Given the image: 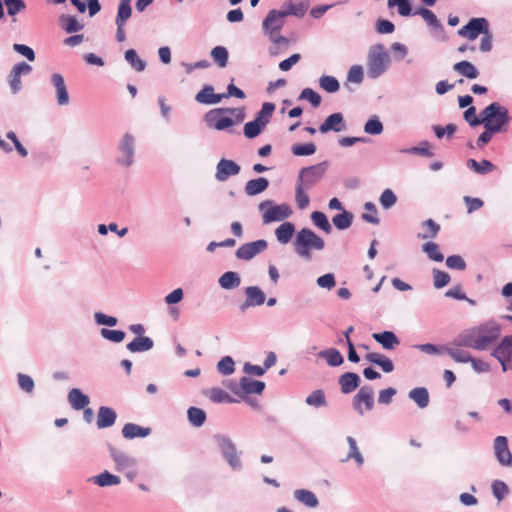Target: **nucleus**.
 Segmentation results:
<instances>
[{
  "label": "nucleus",
  "instance_id": "423d86ee",
  "mask_svg": "<svg viewBox=\"0 0 512 512\" xmlns=\"http://www.w3.org/2000/svg\"><path fill=\"white\" fill-rule=\"evenodd\" d=\"M258 209L262 212L264 224L283 221L289 218L293 210L287 203L275 204L273 200H264L258 205Z\"/></svg>",
  "mask_w": 512,
  "mask_h": 512
},
{
  "label": "nucleus",
  "instance_id": "9b49d317",
  "mask_svg": "<svg viewBox=\"0 0 512 512\" xmlns=\"http://www.w3.org/2000/svg\"><path fill=\"white\" fill-rule=\"evenodd\" d=\"M491 355L500 362L504 372L512 369V335L504 336Z\"/></svg>",
  "mask_w": 512,
  "mask_h": 512
},
{
  "label": "nucleus",
  "instance_id": "20e7f679",
  "mask_svg": "<svg viewBox=\"0 0 512 512\" xmlns=\"http://www.w3.org/2000/svg\"><path fill=\"white\" fill-rule=\"evenodd\" d=\"M390 66V57L382 44H376L369 49L367 55V76L377 79L383 75Z\"/></svg>",
  "mask_w": 512,
  "mask_h": 512
},
{
  "label": "nucleus",
  "instance_id": "4d7b16f0",
  "mask_svg": "<svg viewBox=\"0 0 512 512\" xmlns=\"http://www.w3.org/2000/svg\"><path fill=\"white\" fill-rule=\"evenodd\" d=\"M401 153L404 154H415V155H421L428 158H431L434 156V153L429 148V142L428 141H421L419 146H413L410 148H404L400 150Z\"/></svg>",
  "mask_w": 512,
  "mask_h": 512
},
{
  "label": "nucleus",
  "instance_id": "7ed1b4c3",
  "mask_svg": "<svg viewBox=\"0 0 512 512\" xmlns=\"http://www.w3.org/2000/svg\"><path fill=\"white\" fill-rule=\"evenodd\" d=\"M483 125L493 128L497 133L506 132L511 121L509 111L498 102H492L482 111Z\"/></svg>",
  "mask_w": 512,
  "mask_h": 512
},
{
  "label": "nucleus",
  "instance_id": "4468645a",
  "mask_svg": "<svg viewBox=\"0 0 512 512\" xmlns=\"http://www.w3.org/2000/svg\"><path fill=\"white\" fill-rule=\"evenodd\" d=\"M268 247L265 239H259L253 242L242 244L235 252V256L241 260H251L256 255L264 252Z\"/></svg>",
  "mask_w": 512,
  "mask_h": 512
},
{
  "label": "nucleus",
  "instance_id": "13d9d810",
  "mask_svg": "<svg viewBox=\"0 0 512 512\" xmlns=\"http://www.w3.org/2000/svg\"><path fill=\"white\" fill-rule=\"evenodd\" d=\"M299 100H305L309 102L312 107L317 108L321 105L322 98L315 90L312 88H304L299 97Z\"/></svg>",
  "mask_w": 512,
  "mask_h": 512
},
{
  "label": "nucleus",
  "instance_id": "f257e3e1",
  "mask_svg": "<svg viewBox=\"0 0 512 512\" xmlns=\"http://www.w3.org/2000/svg\"><path fill=\"white\" fill-rule=\"evenodd\" d=\"M310 7L309 0H287L285 1L281 9H271L262 23V28L265 33L269 34L270 40L276 44L287 43L288 40L284 36L274 38L273 33L275 31L280 32L283 23L277 24L274 27L272 24L278 19H282L288 16H294L296 18H303Z\"/></svg>",
  "mask_w": 512,
  "mask_h": 512
},
{
  "label": "nucleus",
  "instance_id": "e2e57ef3",
  "mask_svg": "<svg viewBox=\"0 0 512 512\" xmlns=\"http://www.w3.org/2000/svg\"><path fill=\"white\" fill-rule=\"evenodd\" d=\"M463 118L471 127L483 125V116L481 114L477 116L475 106L468 107L463 112Z\"/></svg>",
  "mask_w": 512,
  "mask_h": 512
},
{
  "label": "nucleus",
  "instance_id": "1a4fd4ad",
  "mask_svg": "<svg viewBox=\"0 0 512 512\" xmlns=\"http://www.w3.org/2000/svg\"><path fill=\"white\" fill-rule=\"evenodd\" d=\"M230 108H215L204 115V121L208 127L218 131H224L235 125Z\"/></svg>",
  "mask_w": 512,
  "mask_h": 512
},
{
  "label": "nucleus",
  "instance_id": "4be33fe9",
  "mask_svg": "<svg viewBox=\"0 0 512 512\" xmlns=\"http://www.w3.org/2000/svg\"><path fill=\"white\" fill-rule=\"evenodd\" d=\"M338 383L341 387V392L343 394H349L360 386L361 378L355 372H345L340 375Z\"/></svg>",
  "mask_w": 512,
  "mask_h": 512
},
{
  "label": "nucleus",
  "instance_id": "ddd939ff",
  "mask_svg": "<svg viewBox=\"0 0 512 512\" xmlns=\"http://www.w3.org/2000/svg\"><path fill=\"white\" fill-rule=\"evenodd\" d=\"M31 71L32 66L24 61L19 62L12 67L7 77V81L13 95L18 94L22 89L21 76L28 75Z\"/></svg>",
  "mask_w": 512,
  "mask_h": 512
},
{
  "label": "nucleus",
  "instance_id": "de8ad7c7",
  "mask_svg": "<svg viewBox=\"0 0 512 512\" xmlns=\"http://www.w3.org/2000/svg\"><path fill=\"white\" fill-rule=\"evenodd\" d=\"M312 223L327 234L332 232V226L326 214L322 211H314L311 213Z\"/></svg>",
  "mask_w": 512,
  "mask_h": 512
},
{
  "label": "nucleus",
  "instance_id": "a18cd8bd",
  "mask_svg": "<svg viewBox=\"0 0 512 512\" xmlns=\"http://www.w3.org/2000/svg\"><path fill=\"white\" fill-rule=\"evenodd\" d=\"M422 251L427 255L428 259L434 262H442L444 255L440 251L439 245L433 241H427L422 245Z\"/></svg>",
  "mask_w": 512,
  "mask_h": 512
},
{
  "label": "nucleus",
  "instance_id": "5701e85b",
  "mask_svg": "<svg viewBox=\"0 0 512 512\" xmlns=\"http://www.w3.org/2000/svg\"><path fill=\"white\" fill-rule=\"evenodd\" d=\"M117 419L116 411L107 406H100L97 414V427L99 429H105L113 426Z\"/></svg>",
  "mask_w": 512,
  "mask_h": 512
},
{
  "label": "nucleus",
  "instance_id": "864d4df0",
  "mask_svg": "<svg viewBox=\"0 0 512 512\" xmlns=\"http://www.w3.org/2000/svg\"><path fill=\"white\" fill-rule=\"evenodd\" d=\"M266 126L264 123H260L258 120L253 119L245 123L243 133L244 136L248 139H254L259 136Z\"/></svg>",
  "mask_w": 512,
  "mask_h": 512
},
{
  "label": "nucleus",
  "instance_id": "6e6552de",
  "mask_svg": "<svg viewBox=\"0 0 512 512\" xmlns=\"http://www.w3.org/2000/svg\"><path fill=\"white\" fill-rule=\"evenodd\" d=\"M135 152V137L131 133L126 132L117 144L115 163L124 168L131 167L135 162Z\"/></svg>",
  "mask_w": 512,
  "mask_h": 512
},
{
  "label": "nucleus",
  "instance_id": "cd10ccee",
  "mask_svg": "<svg viewBox=\"0 0 512 512\" xmlns=\"http://www.w3.org/2000/svg\"><path fill=\"white\" fill-rule=\"evenodd\" d=\"M296 232L295 225L292 222L286 221L280 224L275 229V236L280 244H288Z\"/></svg>",
  "mask_w": 512,
  "mask_h": 512
},
{
  "label": "nucleus",
  "instance_id": "49530a36",
  "mask_svg": "<svg viewBox=\"0 0 512 512\" xmlns=\"http://www.w3.org/2000/svg\"><path fill=\"white\" fill-rule=\"evenodd\" d=\"M308 406L322 408L327 406L325 392L322 389L312 391L305 399Z\"/></svg>",
  "mask_w": 512,
  "mask_h": 512
},
{
  "label": "nucleus",
  "instance_id": "b1692460",
  "mask_svg": "<svg viewBox=\"0 0 512 512\" xmlns=\"http://www.w3.org/2000/svg\"><path fill=\"white\" fill-rule=\"evenodd\" d=\"M109 453L119 470H123L128 467H134L137 464L135 458L118 450L112 445H109Z\"/></svg>",
  "mask_w": 512,
  "mask_h": 512
},
{
  "label": "nucleus",
  "instance_id": "bf43d9fd",
  "mask_svg": "<svg viewBox=\"0 0 512 512\" xmlns=\"http://www.w3.org/2000/svg\"><path fill=\"white\" fill-rule=\"evenodd\" d=\"M397 195L390 188L383 190L379 197V202L384 210L391 209L397 203Z\"/></svg>",
  "mask_w": 512,
  "mask_h": 512
},
{
  "label": "nucleus",
  "instance_id": "09e8293b",
  "mask_svg": "<svg viewBox=\"0 0 512 512\" xmlns=\"http://www.w3.org/2000/svg\"><path fill=\"white\" fill-rule=\"evenodd\" d=\"M387 5L389 8L397 7L398 14L402 17L415 15L410 0H388Z\"/></svg>",
  "mask_w": 512,
  "mask_h": 512
},
{
  "label": "nucleus",
  "instance_id": "f03ea898",
  "mask_svg": "<svg viewBox=\"0 0 512 512\" xmlns=\"http://www.w3.org/2000/svg\"><path fill=\"white\" fill-rule=\"evenodd\" d=\"M295 253L305 259L311 260L312 251H321L325 247L324 240L309 228H302L299 230L293 242Z\"/></svg>",
  "mask_w": 512,
  "mask_h": 512
},
{
  "label": "nucleus",
  "instance_id": "0e129e2a",
  "mask_svg": "<svg viewBox=\"0 0 512 512\" xmlns=\"http://www.w3.org/2000/svg\"><path fill=\"white\" fill-rule=\"evenodd\" d=\"M364 209L369 211V213H363L361 215V219L367 223L378 225L380 223V219L376 216L377 207L373 202H366L364 204Z\"/></svg>",
  "mask_w": 512,
  "mask_h": 512
},
{
  "label": "nucleus",
  "instance_id": "aec40b11",
  "mask_svg": "<svg viewBox=\"0 0 512 512\" xmlns=\"http://www.w3.org/2000/svg\"><path fill=\"white\" fill-rule=\"evenodd\" d=\"M372 338L385 350H394L400 344V338L389 330L373 333Z\"/></svg>",
  "mask_w": 512,
  "mask_h": 512
},
{
  "label": "nucleus",
  "instance_id": "e433bc0d",
  "mask_svg": "<svg viewBox=\"0 0 512 512\" xmlns=\"http://www.w3.org/2000/svg\"><path fill=\"white\" fill-rule=\"evenodd\" d=\"M59 22L62 29L68 34L77 33L84 28V24L80 23L73 15L62 14L59 17Z\"/></svg>",
  "mask_w": 512,
  "mask_h": 512
},
{
  "label": "nucleus",
  "instance_id": "393cba45",
  "mask_svg": "<svg viewBox=\"0 0 512 512\" xmlns=\"http://www.w3.org/2000/svg\"><path fill=\"white\" fill-rule=\"evenodd\" d=\"M151 434V428L142 427L135 423H126L122 428V436L125 439L145 438Z\"/></svg>",
  "mask_w": 512,
  "mask_h": 512
},
{
  "label": "nucleus",
  "instance_id": "39448f33",
  "mask_svg": "<svg viewBox=\"0 0 512 512\" xmlns=\"http://www.w3.org/2000/svg\"><path fill=\"white\" fill-rule=\"evenodd\" d=\"M212 439L229 467L233 471H240L242 469L241 452H237L236 445L232 439L228 435L221 433L214 434Z\"/></svg>",
  "mask_w": 512,
  "mask_h": 512
},
{
  "label": "nucleus",
  "instance_id": "8fccbe9b",
  "mask_svg": "<svg viewBox=\"0 0 512 512\" xmlns=\"http://www.w3.org/2000/svg\"><path fill=\"white\" fill-rule=\"evenodd\" d=\"M124 58L137 72H142L145 70L146 62L138 56L136 50H126L124 53Z\"/></svg>",
  "mask_w": 512,
  "mask_h": 512
},
{
  "label": "nucleus",
  "instance_id": "dca6fc26",
  "mask_svg": "<svg viewBox=\"0 0 512 512\" xmlns=\"http://www.w3.org/2000/svg\"><path fill=\"white\" fill-rule=\"evenodd\" d=\"M494 453L497 461L502 466L512 467V453L508 448V439L505 436H497L493 442Z\"/></svg>",
  "mask_w": 512,
  "mask_h": 512
},
{
  "label": "nucleus",
  "instance_id": "412c9836",
  "mask_svg": "<svg viewBox=\"0 0 512 512\" xmlns=\"http://www.w3.org/2000/svg\"><path fill=\"white\" fill-rule=\"evenodd\" d=\"M50 81L56 88L57 103L60 106L67 105L69 103V94L63 76L59 73H53Z\"/></svg>",
  "mask_w": 512,
  "mask_h": 512
},
{
  "label": "nucleus",
  "instance_id": "f3484780",
  "mask_svg": "<svg viewBox=\"0 0 512 512\" xmlns=\"http://www.w3.org/2000/svg\"><path fill=\"white\" fill-rule=\"evenodd\" d=\"M344 130H346V123L344 116L341 112H335L330 114L319 126V131L322 134H326L330 131L337 133Z\"/></svg>",
  "mask_w": 512,
  "mask_h": 512
},
{
  "label": "nucleus",
  "instance_id": "7c9ffc66",
  "mask_svg": "<svg viewBox=\"0 0 512 512\" xmlns=\"http://www.w3.org/2000/svg\"><path fill=\"white\" fill-rule=\"evenodd\" d=\"M293 496L296 501L308 508H316L319 505L316 494L308 489H296Z\"/></svg>",
  "mask_w": 512,
  "mask_h": 512
},
{
  "label": "nucleus",
  "instance_id": "c9c22d12",
  "mask_svg": "<svg viewBox=\"0 0 512 512\" xmlns=\"http://www.w3.org/2000/svg\"><path fill=\"white\" fill-rule=\"evenodd\" d=\"M408 397L414 401L420 409L429 405L430 397L428 389L425 387H416L409 391Z\"/></svg>",
  "mask_w": 512,
  "mask_h": 512
},
{
  "label": "nucleus",
  "instance_id": "f8f14e48",
  "mask_svg": "<svg viewBox=\"0 0 512 512\" xmlns=\"http://www.w3.org/2000/svg\"><path fill=\"white\" fill-rule=\"evenodd\" d=\"M362 404L365 405V409L368 411L372 410L374 407V390L369 385L360 387L352 400L353 409L361 416L364 414Z\"/></svg>",
  "mask_w": 512,
  "mask_h": 512
},
{
  "label": "nucleus",
  "instance_id": "2f4dec72",
  "mask_svg": "<svg viewBox=\"0 0 512 512\" xmlns=\"http://www.w3.org/2000/svg\"><path fill=\"white\" fill-rule=\"evenodd\" d=\"M219 286L224 290H233L240 286L241 277L238 272L227 271L224 272L218 279Z\"/></svg>",
  "mask_w": 512,
  "mask_h": 512
},
{
  "label": "nucleus",
  "instance_id": "603ef678",
  "mask_svg": "<svg viewBox=\"0 0 512 512\" xmlns=\"http://www.w3.org/2000/svg\"><path fill=\"white\" fill-rule=\"evenodd\" d=\"M317 150L316 145L313 142L309 143H295L291 146V153L294 156H311Z\"/></svg>",
  "mask_w": 512,
  "mask_h": 512
},
{
  "label": "nucleus",
  "instance_id": "680f3d73",
  "mask_svg": "<svg viewBox=\"0 0 512 512\" xmlns=\"http://www.w3.org/2000/svg\"><path fill=\"white\" fill-rule=\"evenodd\" d=\"M414 348L429 355H442L446 353L447 349L444 345H435L432 343L416 344Z\"/></svg>",
  "mask_w": 512,
  "mask_h": 512
},
{
  "label": "nucleus",
  "instance_id": "69168bd1",
  "mask_svg": "<svg viewBox=\"0 0 512 512\" xmlns=\"http://www.w3.org/2000/svg\"><path fill=\"white\" fill-rule=\"evenodd\" d=\"M17 382H18L19 388L23 392H25L27 394H32L34 392L35 382L31 376H29L27 374H23V373H18L17 374Z\"/></svg>",
  "mask_w": 512,
  "mask_h": 512
},
{
  "label": "nucleus",
  "instance_id": "338daca9",
  "mask_svg": "<svg viewBox=\"0 0 512 512\" xmlns=\"http://www.w3.org/2000/svg\"><path fill=\"white\" fill-rule=\"evenodd\" d=\"M432 274H433V285L436 289H441V288L445 287L451 281L450 275L445 271H441L439 269L434 268L432 270Z\"/></svg>",
  "mask_w": 512,
  "mask_h": 512
},
{
  "label": "nucleus",
  "instance_id": "2eb2a0df",
  "mask_svg": "<svg viewBox=\"0 0 512 512\" xmlns=\"http://www.w3.org/2000/svg\"><path fill=\"white\" fill-rule=\"evenodd\" d=\"M241 167L233 160L222 158L216 166L215 178L219 182H224L232 176L240 173Z\"/></svg>",
  "mask_w": 512,
  "mask_h": 512
},
{
  "label": "nucleus",
  "instance_id": "a19ab883",
  "mask_svg": "<svg viewBox=\"0 0 512 512\" xmlns=\"http://www.w3.org/2000/svg\"><path fill=\"white\" fill-rule=\"evenodd\" d=\"M187 417L193 427L199 428L205 423L207 414L203 409L191 406L187 410Z\"/></svg>",
  "mask_w": 512,
  "mask_h": 512
},
{
  "label": "nucleus",
  "instance_id": "a211bd4d",
  "mask_svg": "<svg viewBox=\"0 0 512 512\" xmlns=\"http://www.w3.org/2000/svg\"><path fill=\"white\" fill-rule=\"evenodd\" d=\"M415 15H420L424 21L430 26L435 32H439L442 40H445V30L443 24L439 21L433 11L426 7H418L414 10Z\"/></svg>",
  "mask_w": 512,
  "mask_h": 512
},
{
  "label": "nucleus",
  "instance_id": "052dcab7",
  "mask_svg": "<svg viewBox=\"0 0 512 512\" xmlns=\"http://www.w3.org/2000/svg\"><path fill=\"white\" fill-rule=\"evenodd\" d=\"M100 335L102 338L112 343H121L126 337V333L123 330H113L108 328H101Z\"/></svg>",
  "mask_w": 512,
  "mask_h": 512
},
{
  "label": "nucleus",
  "instance_id": "5fc2aeb1",
  "mask_svg": "<svg viewBox=\"0 0 512 512\" xmlns=\"http://www.w3.org/2000/svg\"><path fill=\"white\" fill-rule=\"evenodd\" d=\"M319 86L327 93H336L340 89L338 79L331 75H323L319 78Z\"/></svg>",
  "mask_w": 512,
  "mask_h": 512
},
{
  "label": "nucleus",
  "instance_id": "a878e982",
  "mask_svg": "<svg viewBox=\"0 0 512 512\" xmlns=\"http://www.w3.org/2000/svg\"><path fill=\"white\" fill-rule=\"evenodd\" d=\"M154 347V341L148 336L135 337L126 345V349L131 353H141L151 350Z\"/></svg>",
  "mask_w": 512,
  "mask_h": 512
},
{
  "label": "nucleus",
  "instance_id": "473e14b6",
  "mask_svg": "<svg viewBox=\"0 0 512 512\" xmlns=\"http://www.w3.org/2000/svg\"><path fill=\"white\" fill-rule=\"evenodd\" d=\"M421 228L424 231L419 232L417 234V238L422 240L435 239L441 230V226L431 218L423 221L421 223Z\"/></svg>",
  "mask_w": 512,
  "mask_h": 512
},
{
  "label": "nucleus",
  "instance_id": "37998d69",
  "mask_svg": "<svg viewBox=\"0 0 512 512\" xmlns=\"http://www.w3.org/2000/svg\"><path fill=\"white\" fill-rule=\"evenodd\" d=\"M353 218L354 215L352 212L343 210L332 218V223L338 230L342 231L351 227Z\"/></svg>",
  "mask_w": 512,
  "mask_h": 512
},
{
  "label": "nucleus",
  "instance_id": "bb28decb",
  "mask_svg": "<svg viewBox=\"0 0 512 512\" xmlns=\"http://www.w3.org/2000/svg\"><path fill=\"white\" fill-rule=\"evenodd\" d=\"M466 166L468 169L472 170L478 175H486L493 172L496 169L495 164H493L490 160L487 159L477 161L473 158H469L466 161Z\"/></svg>",
  "mask_w": 512,
  "mask_h": 512
},
{
  "label": "nucleus",
  "instance_id": "6e6d98bb",
  "mask_svg": "<svg viewBox=\"0 0 512 512\" xmlns=\"http://www.w3.org/2000/svg\"><path fill=\"white\" fill-rule=\"evenodd\" d=\"M275 104L272 102H264L262 104V107L260 111H258L255 115L256 120H258L260 123H264V126H266L273 115V112L275 111Z\"/></svg>",
  "mask_w": 512,
  "mask_h": 512
},
{
  "label": "nucleus",
  "instance_id": "4c0bfd02",
  "mask_svg": "<svg viewBox=\"0 0 512 512\" xmlns=\"http://www.w3.org/2000/svg\"><path fill=\"white\" fill-rule=\"evenodd\" d=\"M90 481H92L99 487L115 486L121 483V479L119 476L114 475L107 470L96 476H93L92 478H90Z\"/></svg>",
  "mask_w": 512,
  "mask_h": 512
},
{
  "label": "nucleus",
  "instance_id": "72a5a7b5",
  "mask_svg": "<svg viewBox=\"0 0 512 512\" xmlns=\"http://www.w3.org/2000/svg\"><path fill=\"white\" fill-rule=\"evenodd\" d=\"M269 187V180L265 177H258L249 180L245 185V193L248 196H256L261 194Z\"/></svg>",
  "mask_w": 512,
  "mask_h": 512
},
{
  "label": "nucleus",
  "instance_id": "9d476101",
  "mask_svg": "<svg viewBox=\"0 0 512 512\" xmlns=\"http://www.w3.org/2000/svg\"><path fill=\"white\" fill-rule=\"evenodd\" d=\"M489 22L484 17L471 18L467 24L458 30L461 37H467L469 40H475L480 34H488Z\"/></svg>",
  "mask_w": 512,
  "mask_h": 512
},
{
  "label": "nucleus",
  "instance_id": "6ab92c4d",
  "mask_svg": "<svg viewBox=\"0 0 512 512\" xmlns=\"http://www.w3.org/2000/svg\"><path fill=\"white\" fill-rule=\"evenodd\" d=\"M266 384L261 380H254L250 377L243 376L241 377V386L239 389L241 390V397H247L250 394H262L265 390Z\"/></svg>",
  "mask_w": 512,
  "mask_h": 512
},
{
  "label": "nucleus",
  "instance_id": "c756f323",
  "mask_svg": "<svg viewBox=\"0 0 512 512\" xmlns=\"http://www.w3.org/2000/svg\"><path fill=\"white\" fill-rule=\"evenodd\" d=\"M318 357L324 359L328 366L339 367L344 363V357L336 348H327L318 353Z\"/></svg>",
  "mask_w": 512,
  "mask_h": 512
},
{
  "label": "nucleus",
  "instance_id": "58836bf2",
  "mask_svg": "<svg viewBox=\"0 0 512 512\" xmlns=\"http://www.w3.org/2000/svg\"><path fill=\"white\" fill-rule=\"evenodd\" d=\"M244 293L253 307L261 306L266 301L265 293L258 286H248L245 288Z\"/></svg>",
  "mask_w": 512,
  "mask_h": 512
},
{
  "label": "nucleus",
  "instance_id": "f704fd0d",
  "mask_svg": "<svg viewBox=\"0 0 512 512\" xmlns=\"http://www.w3.org/2000/svg\"><path fill=\"white\" fill-rule=\"evenodd\" d=\"M453 70L466 77L467 79H476L479 76V70L470 61L462 60L453 65Z\"/></svg>",
  "mask_w": 512,
  "mask_h": 512
},
{
  "label": "nucleus",
  "instance_id": "79ce46f5",
  "mask_svg": "<svg viewBox=\"0 0 512 512\" xmlns=\"http://www.w3.org/2000/svg\"><path fill=\"white\" fill-rule=\"evenodd\" d=\"M477 332L475 327L462 332L457 339L458 346H464L477 350Z\"/></svg>",
  "mask_w": 512,
  "mask_h": 512
},
{
  "label": "nucleus",
  "instance_id": "0eeeda50",
  "mask_svg": "<svg viewBox=\"0 0 512 512\" xmlns=\"http://www.w3.org/2000/svg\"><path fill=\"white\" fill-rule=\"evenodd\" d=\"M328 167L329 162L325 160L315 165L301 168L297 175L296 184L309 190L312 189L324 177Z\"/></svg>",
  "mask_w": 512,
  "mask_h": 512
},
{
  "label": "nucleus",
  "instance_id": "ea45409f",
  "mask_svg": "<svg viewBox=\"0 0 512 512\" xmlns=\"http://www.w3.org/2000/svg\"><path fill=\"white\" fill-rule=\"evenodd\" d=\"M132 0H120L117 8V14L115 18V24L126 25L128 19L132 15Z\"/></svg>",
  "mask_w": 512,
  "mask_h": 512
},
{
  "label": "nucleus",
  "instance_id": "3c124183",
  "mask_svg": "<svg viewBox=\"0 0 512 512\" xmlns=\"http://www.w3.org/2000/svg\"><path fill=\"white\" fill-rule=\"evenodd\" d=\"M383 130V123L377 115L371 116L364 124V132L368 135H380Z\"/></svg>",
  "mask_w": 512,
  "mask_h": 512
},
{
  "label": "nucleus",
  "instance_id": "c85d7f7f",
  "mask_svg": "<svg viewBox=\"0 0 512 512\" xmlns=\"http://www.w3.org/2000/svg\"><path fill=\"white\" fill-rule=\"evenodd\" d=\"M68 401L74 410H82L88 406L90 398L80 389L73 388L68 393Z\"/></svg>",
  "mask_w": 512,
  "mask_h": 512
},
{
  "label": "nucleus",
  "instance_id": "c03bdc74",
  "mask_svg": "<svg viewBox=\"0 0 512 512\" xmlns=\"http://www.w3.org/2000/svg\"><path fill=\"white\" fill-rule=\"evenodd\" d=\"M211 58L219 68H225L228 65L229 52L224 46H215L210 52Z\"/></svg>",
  "mask_w": 512,
  "mask_h": 512
},
{
  "label": "nucleus",
  "instance_id": "774afa93",
  "mask_svg": "<svg viewBox=\"0 0 512 512\" xmlns=\"http://www.w3.org/2000/svg\"><path fill=\"white\" fill-rule=\"evenodd\" d=\"M217 370L222 375L228 376L235 371V362L231 356H224L217 363Z\"/></svg>",
  "mask_w": 512,
  "mask_h": 512
}]
</instances>
